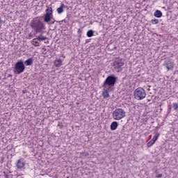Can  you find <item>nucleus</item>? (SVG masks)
<instances>
[{"label": "nucleus", "mask_w": 178, "mask_h": 178, "mask_svg": "<svg viewBox=\"0 0 178 178\" xmlns=\"http://www.w3.org/2000/svg\"><path fill=\"white\" fill-rule=\"evenodd\" d=\"M54 22H51V24H54Z\"/></svg>", "instance_id": "obj_28"}, {"label": "nucleus", "mask_w": 178, "mask_h": 178, "mask_svg": "<svg viewBox=\"0 0 178 178\" xmlns=\"http://www.w3.org/2000/svg\"><path fill=\"white\" fill-rule=\"evenodd\" d=\"M155 142H154L152 140H151L148 143H147V147L149 148V147H152L154 144Z\"/></svg>", "instance_id": "obj_19"}, {"label": "nucleus", "mask_w": 178, "mask_h": 178, "mask_svg": "<svg viewBox=\"0 0 178 178\" xmlns=\"http://www.w3.org/2000/svg\"><path fill=\"white\" fill-rule=\"evenodd\" d=\"M86 155V156H87L88 155H89V154H88V153H87Z\"/></svg>", "instance_id": "obj_27"}, {"label": "nucleus", "mask_w": 178, "mask_h": 178, "mask_svg": "<svg viewBox=\"0 0 178 178\" xmlns=\"http://www.w3.org/2000/svg\"><path fill=\"white\" fill-rule=\"evenodd\" d=\"M152 23L153 24H157L159 23V19H152Z\"/></svg>", "instance_id": "obj_22"}, {"label": "nucleus", "mask_w": 178, "mask_h": 178, "mask_svg": "<svg viewBox=\"0 0 178 178\" xmlns=\"http://www.w3.org/2000/svg\"><path fill=\"white\" fill-rule=\"evenodd\" d=\"M30 26L35 33H41L44 30H45V25L40 17H35L31 20Z\"/></svg>", "instance_id": "obj_1"}, {"label": "nucleus", "mask_w": 178, "mask_h": 178, "mask_svg": "<svg viewBox=\"0 0 178 178\" xmlns=\"http://www.w3.org/2000/svg\"><path fill=\"white\" fill-rule=\"evenodd\" d=\"M54 64L56 67H60L63 65V61L60 59L57 58L54 60Z\"/></svg>", "instance_id": "obj_10"}, {"label": "nucleus", "mask_w": 178, "mask_h": 178, "mask_svg": "<svg viewBox=\"0 0 178 178\" xmlns=\"http://www.w3.org/2000/svg\"><path fill=\"white\" fill-rule=\"evenodd\" d=\"M25 68L24 62L22 60H19L15 63L13 71L16 74H19L24 72Z\"/></svg>", "instance_id": "obj_5"}, {"label": "nucleus", "mask_w": 178, "mask_h": 178, "mask_svg": "<svg viewBox=\"0 0 178 178\" xmlns=\"http://www.w3.org/2000/svg\"><path fill=\"white\" fill-rule=\"evenodd\" d=\"M173 108L175 111H177V109H178V104L177 103L173 104Z\"/></svg>", "instance_id": "obj_20"}, {"label": "nucleus", "mask_w": 178, "mask_h": 178, "mask_svg": "<svg viewBox=\"0 0 178 178\" xmlns=\"http://www.w3.org/2000/svg\"><path fill=\"white\" fill-rule=\"evenodd\" d=\"M134 98L137 100H142L146 97V93L143 88H138L134 92Z\"/></svg>", "instance_id": "obj_4"}, {"label": "nucleus", "mask_w": 178, "mask_h": 178, "mask_svg": "<svg viewBox=\"0 0 178 178\" xmlns=\"http://www.w3.org/2000/svg\"><path fill=\"white\" fill-rule=\"evenodd\" d=\"M156 17L160 18L163 16L161 11L157 10L154 15Z\"/></svg>", "instance_id": "obj_13"}, {"label": "nucleus", "mask_w": 178, "mask_h": 178, "mask_svg": "<svg viewBox=\"0 0 178 178\" xmlns=\"http://www.w3.org/2000/svg\"><path fill=\"white\" fill-rule=\"evenodd\" d=\"M118 126V123L116 121L113 122L111 125V130H116Z\"/></svg>", "instance_id": "obj_12"}, {"label": "nucleus", "mask_w": 178, "mask_h": 178, "mask_svg": "<svg viewBox=\"0 0 178 178\" xmlns=\"http://www.w3.org/2000/svg\"><path fill=\"white\" fill-rule=\"evenodd\" d=\"M162 177V175L161 174H159L156 175V178H161Z\"/></svg>", "instance_id": "obj_23"}, {"label": "nucleus", "mask_w": 178, "mask_h": 178, "mask_svg": "<svg viewBox=\"0 0 178 178\" xmlns=\"http://www.w3.org/2000/svg\"><path fill=\"white\" fill-rule=\"evenodd\" d=\"M58 127L61 129V127H63V126L62 125H58Z\"/></svg>", "instance_id": "obj_25"}, {"label": "nucleus", "mask_w": 178, "mask_h": 178, "mask_svg": "<svg viewBox=\"0 0 178 178\" xmlns=\"http://www.w3.org/2000/svg\"><path fill=\"white\" fill-rule=\"evenodd\" d=\"M94 35V31L92 30H89L88 32H87V36L88 38H91L92 36Z\"/></svg>", "instance_id": "obj_17"}, {"label": "nucleus", "mask_w": 178, "mask_h": 178, "mask_svg": "<svg viewBox=\"0 0 178 178\" xmlns=\"http://www.w3.org/2000/svg\"><path fill=\"white\" fill-rule=\"evenodd\" d=\"M65 6L62 3L60 7L57 9V12L58 14H61L63 12V8H65Z\"/></svg>", "instance_id": "obj_16"}, {"label": "nucleus", "mask_w": 178, "mask_h": 178, "mask_svg": "<svg viewBox=\"0 0 178 178\" xmlns=\"http://www.w3.org/2000/svg\"><path fill=\"white\" fill-rule=\"evenodd\" d=\"M33 58H29L28 60H26L24 62V63H25V65H26V66H29V65H31L32 63H33Z\"/></svg>", "instance_id": "obj_14"}, {"label": "nucleus", "mask_w": 178, "mask_h": 178, "mask_svg": "<svg viewBox=\"0 0 178 178\" xmlns=\"http://www.w3.org/2000/svg\"><path fill=\"white\" fill-rule=\"evenodd\" d=\"M124 60L122 59L117 58L113 63V66L115 68L118 69L124 65Z\"/></svg>", "instance_id": "obj_7"}, {"label": "nucleus", "mask_w": 178, "mask_h": 178, "mask_svg": "<svg viewBox=\"0 0 178 178\" xmlns=\"http://www.w3.org/2000/svg\"><path fill=\"white\" fill-rule=\"evenodd\" d=\"M37 39L36 38H34L33 40H32V44L35 47H39L40 46V44L38 42L35 41Z\"/></svg>", "instance_id": "obj_18"}, {"label": "nucleus", "mask_w": 178, "mask_h": 178, "mask_svg": "<svg viewBox=\"0 0 178 178\" xmlns=\"http://www.w3.org/2000/svg\"><path fill=\"white\" fill-rule=\"evenodd\" d=\"M126 116V112L122 108H116L112 114L114 120H121Z\"/></svg>", "instance_id": "obj_3"}, {"label": "nucleus", "mask_w": 178, "mask_h": 178, "mask_svg": "<svg viewBox=\"0 0 178 178\" xmlns=\"http://www.w3.org/2000/svg\"><path fill=\"white\" fill-rule=\"evenodd\" d=\"M118 78L114 75L108 76L104 82L103 87L106 89H110L113 87L117 81Z\"/></svg>", "instance_id": "obj_2"}, {"label": "nucleus", "mask_w": 178, "mask_h": 178, "mask_svg": "<svg viewBox=\"0 0 178 178\" xmlns=\"http://www.w3.org/2000/svg\"><path fill=\"white\" fill-rule=\"evenodd\" d=\"M17 169L22 170L25 166V161L23 159H19L16 164Z\"/></svg>", "instance_id": "obj_9"}, {"label": "nucleus", "mask_w": 178, "mask_h": 178, "mask_svg": "<svg viewBox=\"0 0 178 178\" xmlns=\"http://www.w3.org/2000/svg\"><path fill=\"white\" fill-rule=\"evenodd\" d=\"M170 109H171V108H170V109L168 110V113H170Z\"/></svg>", "instance_id": "obj_26"}, {"label": "nucleus", "mask_w": 178, "mask_h": 178, "mask_svg": "<svg viewBox=\"0 0 178 178\" xmlns=\"http://www.w3.org/2000/svg\"><path fill=\"white\" fill-rule=\"evenodd\" d=\"M108 90H109V89H106L105 88L103 90L102 95H103L104 99H106V98L109 97V93H108Z\"/></svg>", "instance_id": "obj_11"}, {"label": "nucleus", "mask_w": 178, "mask_h": 178, "mask_svg": "<svg viewBox=\"0 0 178 178\" xmlns=\"http://www.w3.org/2000/svg\"><path fill=\"white\" fill-rule=\"evenodd\" d=\"M36 39L39 41H44L47 39V37L43 36L42 34H40L39 36H37Z\"/></svg>", "instance_id": "obj_15"}, {"label": "nucleus", "mask_w": 178, "mask_h": 178, "mask_svg": "<svg viewBox=\"0 0 178 178\" xmlns=\"http://www.w3.org/2000/svg\"><path fill=\"white\" fill-rule=\"evenodd\" d=\"M3 22V21L1 20V17H0V24H1Z\"/></svg>", "instance_id": "obj_24"}, {"label": "nucleus", "mask_w": 178, "mask_h": 178, "mask_svg": "<svg viewBox=\"0 0 178 178\" xmlns=\"http://www.w3.org/2000/svg\"><path fill=\"white\" fill-rule=\"evenodd\" d=\"M53 10L51 7H47L45 10V14L44 15V22L49 23L53 19Z\"/></svg>", "instance_id": "obj_6"}, {"label": "nucleus", "mask_w": 178, "mask_h": 178, "mask_svg": "<svg viewBox=\"0 0 178 178\" xmlns=\"http://www.w3.org/2000/svg\"><path fill=\"white\" fill-rule=\"evenodd\" d=\"M164 65L167 67L168 70H170L174 67V63L171 60H166Z\"/></svg>", "instance_id": "obj_8"}, {"label": "nucleus", "mask_w": 178, "mask_h": 178, "mask_svg": "<svg viewBox=\"0 0 178 178\" xmlns=\"http://www.w3.org/2000/svg\"><path fill=\"white\" fill-rule=\"evenodd\" d=\"M158 138H159V135H155L152 140L154 143H155L156 140H158Z\"/></svg>", "instance_id": "obj_21"}]
</instances>
